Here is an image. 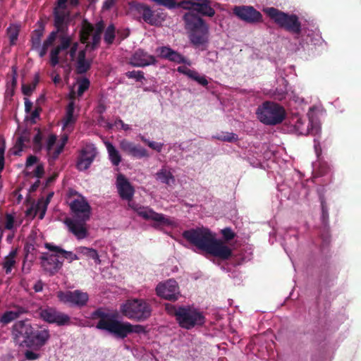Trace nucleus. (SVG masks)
<instances>
[{
  "mask_svg": "<svg viewBox=\"0 0 361 361\" xmlns=\"http://www.w3.org/2000/svg\"><path fill=\"white\" fill-rule=\"evenodd\" d=\"M38 27L34 30L30 36L31 49L39 48L41 44L42 37L44 35L45 26L43 23L38 22Z\"/></svg>",
  "mask_w": 361,
  "mask_h": 361,
  "instance_id": "29",
  "label": "nucleus"
},
{
  "mask_svg": "<svg viewBox=\"0 0 361 361\" xmlns=\"http://www.w3.org/2000/svg\"><path fill=\"white\" fill-rule=\"evenodd\" d=\"M220 233L222 235L224 241L226 243L233 240L236 236L235 233L230 227H226L221 229Z\"/></svg>",
  "mask_w": 361,
  "mask_h": 361,
  "instance_id": "41",
  "label": "nucleus"
},
{
  "mask_svg": "<svg viewBox=\"0 0 361 361\" xmlns=\"http://www.w3.org/2000/svg\"><path fill=\"white\" fill-rule=\"evenodd\" d=\"M115 39V26L113 24L109 25L105 32L104 39L107 44H111Z\"/></svg>",
  "mask_w": 361,
  "mask_h": 361,
  "instance_id": "37",
  "label": "nucleus"
},
{
  "mask_svg": "<svg viewBox=\"0 0 361 361\" xmlns=\"http://www.w3.org/2000/svg\"><path fill=\"white\" fill-rule=\"evenodd\" d=\"M16 86H17V73H16V70H14L11 80L9 82H8V84H7L6 93L9 94L11 96H13Z\"/></svg>",
  "mask_w": 361,
  "mask_h": 361,
  "instance_id": "46",
  "label": "nucleus"
},
{
  "mask_svg": "<svg viewBox=\"0 0 361 361\" xmlns=\"http://www.w3.org/2000/svg\"><path fill=\"white\" fill-rule=\"evenodd\" d=\"M90 85V82L87 78H84L80 80L78 83V88L77 92L78 96L81 97L83 93L88 90Z\"/></svg>",
  "mask_w": 361,
  "mask_h": 361,
  "instance_id": "43",
  "label": "nucleus"
},
{
  "mask_svg": "<svg viewBox=\"0 0 361 361\" xmlns=\"http://www.w3.org/2000/svg\"><path fill=\"white\" fill-rule=\"evenodd\" d=\"M31 141V131L28 129H24L21 131L20 135L18 137L14 148L16 151L13 152L15 155H20V152L25 147L30 146Z\"/></svg>",
  "mask_w": 361,
  "mask_h": 361,
  "instance_id": "25",
  "label": "nucleus"
},
{
  "mask_svg": "<svg viewBox=\"0 0 361 361\" xmlns=\"http://www.w3.org/2000/svg\"><path fill=\"white\" fill-rule=\"evenodd\" d=\"M183 237L196 248H229L216 233L207 227L190 228L183 232Z\"/></svg>",
  "mask_w": 361,
  "mask_h": 361,
  "instance_id": "2",
  "label": "nucleus"
},
{
  "mask_svg": "<svg viewBox=\"0 0 361 361\" xmlns=\"http://www.w3.org/2000/svg\"><path fill=\"white\" fill-rule=\"evenodd\" d=\"M119 147L123 152L136 159L147 158L149 157L145 148L126 139L120 141Z\"/></svg>",
  "mask_w": 361,
  "mask_h": 361,
  "instance_id": "18",
  "label": "nucleus"
},
{
  "mask_svg": "<svg viewBox=\"0 0 361 361\" xmlns=\"http://www.w3.org/2000/svg\"><path fill=\"white\" fill-rule=\"evenodd\" d=\"M121 314L129 319L136 322L147 320L152 314L151 305L143 299H130L121 307Z\"/></svg>",
  "mask_w": 361,
  "mask_h": 361,
  "instance_id": "5",
  "label": "nucleus"
},
{
  "mask_svg": "<svg viewBox=\"0 0 361 361\" xmlns=\"http://www.w3.org/2000/svg\"><path fill=\"white\" fill-rule=\"evenodd\" d=\"M94 30L93 25L87 20L83 21L82 29L80 32V39L81 43H87L91 33Z\"/></svg>",
  "mask_w": 361,
  "mask_h": 361,
  "instance_id": "33",
  "label": "nucleus"
},
{
  "mask_svg": "<svg viewBox=\"0 0 361 361\" xmlns=\"http://www.w3.org/2000/svg\"><path fill=\"white\" fill-rule=\"evenodd\" d=\"M233 13L240 20L249 24H256L263 21L262 13L251 6H235Z\"/></svg>",
  "mask_w": 361,
  "mask_h": 361,
  "instance_id": "12",
  "label": "nucleus"
},
{
  "mask_svg": "<svg viewBox=\"0 0 361 361\" xmlns=\"http://www.w3.org/2000/svg\"><path fill=\"white\" fill-rule=\"evenodd\" d=\"M32 332L27 340H24L25 347L39 349L43 347L50 338L49 331L42 327H35L32 325Z\"/></svg>",
  "mask_w": 361,
  "mask_h": 361,
  "instance_id": "11",
  "label": "nucleus"
},
{
  "mask_svg": "<svg viewBox=\"0 0 361 361\" xmlns=\"http://www.w3.org/2000/svg\"><path fill=\"white\" fill-rule=\"evenodd\" d=\"M195 5V11L203 16L213 17L215 15V10L211 6L210 0H199Z\"/></svg>",
  "mask_w": 361,
  "mask_h": 361,
  "instance_id": "27",
  "label": "nucleus"
},
{
  "mask_svg": "<svg viewBox=\"0 0 361 361\" xmlns=\"http://www.w3.org/2000/svg\"><path fill=\"white\" fill-rule=\"evenodd\" d=\"M87 257L94 259L97 264L100 263L99 256L97 252V250H87Z\"/></svg>",
  "mask_w": 361,
  "mask_h": 361,
  "instance_id": "63",
  "label": "nucleus"
},
{
  "mask_svg": "<svg viewBox=\"0 0 361 361\" xmlns=\"http://www.w3.org/2000/svg\"><path fill=\"white\" fill-rule=\"evenodd\" d=\"M116 313L109 312L102 307H99L91 313L92 320L98 319L96 328L104 330L120 339L126 338L129 334H145V327L142 325H133L128 322H121L117 319Z\"/></svg>",
  "mask_w": 361,
  "mask_h": 361,
  "instance_id": "1",
  "label": "nucleus"
},
{
  "mask_svg": "<svg viewBox=\"0 0 361 361\" xmlns=\"http://www.w3.org/2000/svg\"><path fill=\"white\" fill-rule=\"evenodd\" d=\"M157 51H159V54L161 57L169 59L173 50L167 47H159Z\"/></svg>",
  "mask_w": 361,
  "mask_h": 361,
  "instance_id": "57",
  "label": "nucleus"
},
{
  "mask_svg": "<svg viewBox=\"0 0 361 361\" xmlns=\"http://www.w3.org/2000/svg\"><path fill=\"white\" fill-rule=\"evenodd\" d=\"M190 79L196 81L204 87L208 85V81L206 77L204 75H200L196 71H194V73H192V76L190 77Z\"/></svg>",
  "mask_w": 361,
  "mask_h": 361,
  "instance_id": "51",
  "label": "nucleus"
},
{
  "mask_svg": "<svg viewBox=\"0 0 361 361\" xmlns=\"http://www.w3.org/2000/svg\"><path fill=\"white\" fill-rule=\"evenodd\" d=\"M59 33L65 34L66 32L63 30H58V29L56 28V30H53L49 33L44 41L52 46L56 41Z\"/></svg>",
  "mask_w": 361,
  "mask_h": 361,
  "instance_id": "55",
  "label": "nucleus"
},
{
  "mask_svg": "<svg viewBox=\"0 0 361 361\" xmlns=\"http://www.w3.org/2000/svg\"><path fill=\"white\" fill-rule=\"evenodd\" d=\"M14 224V218L11 214H7L6 216L5 228L11 230Z\"/></svg>",
  "mask_w": 361,
  "mask_h": 361,
  "instance_id": "60",
  "label": "nucleus"
},
{
  "mask_svg": "<svg viewBox=\"0 0 361 361\" xmlns=\"http://www.w3.org/2000/svg\"><path fill=\"white\" fill-rule=\"evenodd\" d=\"M178 314V324L180 327L188 330L196 326H202L205 323L203 313L192 306H181Z\"/></svg>",
  "mask_w": 361,
  "mask_h": 361,
  "instance_id": "7",
  "label": "nucleus"
},
{
  "mask_svg": "<svg viewBox=\"0 0 361 361\" xmlns=\"http://www.w3.org/2000/svg\"><path fill=\"white\" fill-rule=\"evenodd\" d=\"M8 37L11 45H14L18 39L20 28L16 25H11L6 30Z\"/></svg>",
  "mask_w": 361,
  "mask_h": 361,
  "instance_id": "35",
  "label": "nucleus"
},
{
  "mask_svg": "<svg viewBox=\"0 0 361 361\" xmlns=\"http://www.w3.org/2000/svg\"><path fill=\"white\" fill-rule=\"evenodd\" d=\"M54 25L58 30H63L66 32L69 21V13L66 9L54 8Z\"/></svg>",
  "mask_w": 361,
  "mask_h": 361,
  "instance_id": "23",
  "label": "nucleus"
},
{
  "mask_svg": "<svg viewBox=\"0 0 361 361\" xmlns=\"http://www.w3.org/2000/svg\"><path fill=\"white\" fill-rule=\"evenodd\" d=\"M137 212L140 216L145 219H151L164 224H168V219H166L164 214H158L148 207H139Z\"/></svg>",
  "mask_w": 361,
  "mask_h": 361,
  "instance_id": "26",
  "label": "nucleus"
},
{
  "mask_svg": "<svg viewBox=\"0 0 361 361\" xmlns=\"http://www.w3.org/2000/svg\"><path fill=\"white\" fill-rule=\"evenodd\" d=\"M97 154V149L93 145H87L80 152L76 163L79 171H85L90 168Z\"/></svg>",
  "mask_w": 361,
  "mask_h": 361,
  "instance_id": "16",
  "label": "nucleus"
},
{
  "mask_svg": "<svg viewBox=\"0 0 361 361\" xmlns=\"http://www.w3.org/2000/svg\"><path fill=\"white\" fill-rule=\"evenodd\" d=\"M156 179L161 183L170 185L175 183V177L170 171L162 168L155 174Z\"/></svg>",
  "mask_w": 361,
  "mask_h": 361,
  "instance_id": "30",
  "label": "nucleus"
},
{
  "mask_svg": "<svg viewBox=\"0 0 361 361\" xmlns=\"http://www.w3.org/2000/svg\"><path fill=\"white\" fill-rule=\"evenodd\" d=\"M61 52L56 47L51 49L49 54V63L51 67H55L59 63V54Z\"/></svg>",
  "mask_w": 361,
  "mask_h": 361,
  "instance_id": "38",
  "label": "nucleus"
},
{
  "mask_svg": "<svg viewBox=\"0 0 361 361\" xmlns=\"http://www.w3.org/2000/svg\"><path fill=\"white\" fill-rule=\"evenodd\" d=\"M56 141V136L55 135H51L49 136L47 142V150L48 152L52 149L53 146L54 145Z\"/></svg>",
  "mask_w": 361,
  "mask_h": 361,
  "instance_id": "62",
  "label": "nucleus"
},
{
  "mask_svg": "<svg viewBox=\"0 0 361 361\" xmlns=\"http://www.w3.org/2000/svg\"><path fill=\"white\" fill-rule=\"evenodd\" d=\"M32 324L29 319L16 322L11 328V336L13 342L19 346L25 347L24 340H27L32 332Z\"/></svg>",
  "mask_w": 361,
  "mask_h": 361,
  "instance_id": "13",
  "label": "nucleus"
},
{
  "mask_svg": "<svg viewBox=\"0 0 361 361\" xmlns=\"http://www.w3.org/2000/svg\"><path fill=\"white\" fill-rule=\"evenodd\" d=\"M49 251H58L59 254L61 256V259L63 262L66 258L69 260V262L76 259V255L72 252L66 251V250H49Z\"/></svg>",
  "mask_w": 361,
  "mask_h": 361,
  "instance_id": "48",
  "label": "nucleus"
},
{
  "mask_svg": "<svg viewBox=\"0 0 361 361\" xmlns=\"http://www.w3.org/2000/svg\"><path fill=\"white\" fill-rule=\"evenodd\" d=\"M140 140L142 142H144L151 149L157 151V152H161L162 148L164 147V143L150 141L149 140L147 139L145 136H140Z\"/></svg>",
  "mask_w": 361,
  "mask_h": 361,
  "instance_id": "39",
  "label": "nucleus"
},
{
  "mask_svg": "<svg viewBox=\"0 0 361 361\" xmlns=\"http://www.w3.org/2000/svg\"><path fill=\"white\" fill-rule=\"evenodd\" d=\"M40 318L49 324H55L57 326H65L71 324V317L53 307H40L39 309Z\"/></svg>",
  "mask_w": 361,
  "mask_h": 361,
  "instance_id": "10",
  "label": "nucleus"
},
{
  "mask_svg": "<svg viewBox=\"0 0 361 361\" xmlns=\"http://www.w3.org/2000/svg\"><path fill=\"white\" fill-rule=\"evenodd\" d=\"M256 115L263 124L276 126L284 121L286 112L281 104L272 101H265L257 107Z\"/></svg>",
  "mask_w": 361,
  "mask_h": 361,
  "instance_id": "3",
  "label": "nucleus"
},
{
  "mask_svg": "<svg viewBox=\"0 0 361 361\" xmlns=\"http://www.w3.org/2000/svg\"><path fill=\"white\" fill-rule=\"evenodd\" d=\"M109 158L114 166H118L121 162V156L116 148L109 142L105 143Z\"/></svg>",
  "mask_w": 361,
  "mask_h": 361,
  "instance_id": "31",
  "label": "nucleus"
},
{
  "mask_svg": "<svg viewBox=\"0 0 361 361\" xmlns=\"http://www.w3.org/2000/svg\"><path fill=\"white\" fill-rule=\"evenodd\" d=\"M156 59L142 49H137L129 59V64L133 67H145L155 64Z\"/></svg>",
  "mask_w": 361,
  "mask_h": 361,
  "instance_id": "19",
  "label": "nucleus"
},
{
  "mask_svg": "<svg viewBox=\"0 0 361 361\" xmlns=\"http://www.w3.org/2000/svg\"><path fill=\"white\" fill-rule=\"evenodd\" d=\"M197 4L196 1H182L180 2L176 1V8H182L183 9L191 10L195 11V5Z\"/></svg>",
  "mask_w": 361,
  "mask_h": 361,
  "instance_id": "47",
  "label": "nucleus"
},
{
  "mask_svg": "<svg viewBox=\"0 0 361 361\" xmlns=\"http://www.w3.org/2000/svg\"><path fill=\"white\" fill-rule=\"evenodd\" d=\"M24 355L25 359L27 360H35L39 357V354L29 350H27L25 352Z\"/></svg>",
  "mask_w": 361,
  "mask_h": 361,
  "instance_id": "61",
  "label": "nucleus"
},
{
  "mask_svg": "<svg viewBox=\"0 0 361 361\" xmlns=\"http://www.w3.org/2000/svg\"><path fill=\"white\" fill-rule=\"evenodd\" d=\"M130 7L132 11L136 12L139 15V18L145 23L152 25L159 26L161 22L164 20V18L161 16V13L156 12L152 8L144 3L131 2Z\"/></svg>",
  "mask_w": 361,
  "mask_h": 361,
  "instance_id": "8",
  "label": "nucleus"
},
{
  "mask_svg": "<svg viewBox=\"0 0 361 361\" xmlns=\"http://www.w3.org/2000/svg\"><path fill=\"white\" fill-rule=\"evenodd\" d=\"M322 215L321 220L324 226L329 224V211L326 201L324 198L321 199Z\"/></svg>",
  "mask_w": 361,
  "mask_h": 361,
  "instance_id": "40",
  "label": "nucleus"
},
{
  "mask_svg": "<svg viewBox=\"0 0 361 361\" xmlns=\"http://www.w3.org/2000/svg\"><path fill=\"white\" fill-rule=\"evenodd\" d=\"M101 40V35H99V32H94L92 35V42L91 44H87V47H91L92 50L95 49L99 44Z\"/></svg>",
  "mask_w": 361,
  "mask_h": 361,
  "instance_id": "56",
  "label": "nucleus"
},
{
  "mask_svg": "<svg viewBox=\"0 0 361 361\" xmlns=\"http://www.w3.org/2000/svg\"><path fill=\"white\" fill-rule=\"evenodd\" d=\"M27 310L20 305H15L14 310L6 311L0 317V323L8 324L18 319L22 314L27 313Z\"/></svg>",
  "mask_w": 361,
  "mask_h": 361,
  "instance_id": "24",
  "label": "nucleus"
},
{
  "mask_svg": "<svg viewBox=\"0 0 361 361\" xmlns=\"http://www.w3.org/2000/svg\"><path fill=\"white\" fill-rule=\"evenodd\" d=\"M263 11L278 25L286 31L299 35L301 32V23L295 14L284 13L274 7H267Z\"/></svg>",
  "mask_w": 361,
  "mask_h": 361,
  "instance_id": "6",
  "label": "nucleus"
},
{
  "mask_svg": "<svg viewBox=\"0 0 361 361\" xmlns=\"http://www.w3.org/2000/svg\"><path fill=\"white\" fill-rule=\"evenodd\" d=\"M118 192L123 200L130 201L134 195V188L124 175L119 173L116 178Z\"/></svg>",
  "mask_w": 361,
  "mask_h": 361,
  "instance_id": "21",
  "label": "nucleus"
},
{
  "mask_svg": "<svg viewBox=\"0 0 361 361\" xmlns=\"http://www.w3.org/2000/svg\"><path fill=\"white\" fill-rule=\"evenodd\" d=\"M126 75L128 78L135 79L136 81H141L142 79H144V73L141 71H128L126 73Z\"/></svg>",
  "mask_w": 361,
  "mask_h": 361,
  "instance_id": "54",
  "label": "nucleus"
},
{
  "mask_svg": "<svg viewBox=\"0 0 361 361\" xmlns=\"http://www.w3.org/2000/svg\"><path fill=\"white\" fill-rule=\"evenodd\" d=\"M195 70H191L188 68L187 66H178L177 68V71L187 75L189 78L192 76V73H194Z\"/></svg>",
  "mask_w": 361,
  "mask_h": 361,
  "instance_id": "58",
  "label": "nucleus"
},
{
  "mask_svg": "<svg viewBox=\"0 0 361 361\" xmlns=\"http://www.w3.org/2000/svg\"><path fill=\"white\" fill-rule=\"evenodd\" d=\"M199 253L214 263L228 259L232 255L233 250H198Z\"/></svg>",
  "mask_w": 361,
  "mask_h": 361,
  "instance_id": "22",
  "label": "nucleus"
},
{
  "mask_svg": "<svg viewBox=\"0 0 361 361\" xmlns=\"http://www.w3.org/2000/svg\"><path fill=\"white\" fill-rule=\"evenodd\" d=\"M185 27L190 30V39L196 47L204 44L207 41L209 27L204 20L192 12L183 16Z\"/></svg>",
  "mask_w": 361,
  "mask_h": 361,
  "instance_id": "4",
  "label": "nucleus"
},
{
  "mask_svg": "<svg viewBox=\"0 0 361 361\" xmlns=\"http://www.w3.org/2000/svg\"><path fill=\"white\" fill-rule=\"evenodd\" d=\"M75 104L73 102H69L66 107V116L63 118V128H67L69 126L73 125L76 121V118L74 116Z\"/></svg>",
  "mask_w": 361,
  "mask_h": 361,
  "instance_id": "32",
  "label": "nucleus"
},
{
  "mask_svg": "<svg viewBox=\"0 0 361 361\" xmlns=\"http://www.w3.org/2000/svg\"><path fill=\"white\" fill-rule=\"evenodd\" d=\"M83 219H66L65 224L68 227L69 231L73 233L78 239H82L87 235L86 222Z\"/></svg>",
  "mask_w": 361,
  "mask_h": 361,
  "instance_id": "20",
  "label": "nucleus"
},
{
  "mask_svg": "<svg viewBox=\"0 0 361 361\" xmlns=\"http://www.w3.org/2000/svg\"><path fill=\"white\" fill-rule=\"evenodd\" d=\"M59 39L60 44L56 47L61 51L68 49L72 44V39L70 36L61 35Z\"/></svg>",
  "mask_w": 361,
  "mask_h": 361,
  "instance_id": "36",
  "label": "nucleus"
},
{
  "mask_svg": "<svg viewBox=\"0 0 361 361\" xmlns=\"http://www.w3.org/2000/svg\"><path fill=\"white\" fill-rule=\"evenodd\" d=\"M37 131V134L34 136L32 142L34 145V148L35 151H39L42 148V135L39 128H35Z\"/></svg>",
  "mask_w": 361,
  "mask_h": 361,
  "instance_id": "45",
  "label": "nucleus"
},
{
  "mask_svg": "<svg viewBox=\"0 0 361 361\" xmlns=\"http://www.w3.org/2000/svg\"><path fill=\"white\" fill-rule=\"evenodd\" d=\"M91 68V61L86 60V51L81 50L78 53L76 71L78 74L87 72Z\"/></svg>",
  "mask_w": 361,
  "mask_h": 361,
  "instance_id": "28",
  "label": "nucleus"
},
{
  "mask_svg": "<svg viewBox=\"0 0 361 361\" xmlns=\"http://www.w3.org/2000/svg\"><path fill=\"white\" fill-rule=\"evenodd\" d=\"M63 145L58 146L55 149L51 150L50 152H48L49 154V163L54 162L56 159H58L60 154L63 152Z\"/></svg>",
  "mask_w": 361,
  "mask_h": 361,
  "instance_id": "52",
  "label": "nucleus"
},
{
  "mask_svg": "<svg viewBox=\"0 0 361 361\" xmlns=\"http://www.w3.org/2000/svg\"><path fill=\"white\" fill-rule=\"evenodd\" d=\"M309 124L310 122H308L307 127L305 128V121L299 118L297 119V121L295 124V130L300 134V135H306L309 132Z\"/></svg>",
  "mask_w": 361,
  "mask_h": 361,
  "instance_id": "42",
  "label": "nucleus"
},
{
  "mask_svg": "<svg viewBox=\"0 0 361 361\" xmlns=\"http://www.w3.org/2000/svg\"><path fill=\"white\" fill-rule=\"evenodd\" d=\"M164 307H165L166 312L169 314L174 316L176 317V320L177 321L178 318V314L180 311V307L181 306L176 307L174 305H172V304H170V303H166L164 305Z\"/></svg>",
  "mask_w": 361,
  "mask_h": 361,
  "instance_id": "44",
  "label": "nucleus"
},
{
  "mask_svg": "<svg viewBox=\"0 0 361 361\" xmlns=\"http://www.w3.org/2000/svg\"><path fill=\"white\" fill-rule=\"evenodd\" d=\"M152 2L155 3L159 6H162L166 7L168 9H174L176 8V1L175 0H151Z\"/></svg>",
  "mask_w": 361,
  "mask_h": 361,
  "instance_id": "49",
  "label": "nucleus"
},
{
  "mask_svg": "<svg viewBox=\"0 0 361 361\" xmlns=\"http://www.w3.org/2000/svg\"><path fill=\"white\" fill-rule=\"evenodd\" d=\"M78 47V42L73 43L70 47V49H69L68 54H69V56L72 60H73L76 56Z\"/></svg>",
  "mask_w": 361,
  "mask_h": 361,
  "instance_id": "64",
  "label": "nucleus"
},
{
  "mask_svg": "<svg viewBox=\"0 0 361 361\" xmlns=\"http://www.w3.org/2000/svg\"><path fill=\"white\" fill-rule=\"evenodd\" d=\"M157 295L170 300L176 301L178 298V286L174 280H169L164 283L159 284L156 288Z\"/></svg>",
  "mask_w": 361,
  "mask_h": 361,
  "instance_id": "17",
  "label": "nucleus"
},
{
  "mask_svg": "<svg viewBox=\"0 0 361 361\" xmlns=\"http://www.w3.org/2000/svg\"><path fill=\"white\" fill-rule=\"evenodd\" d=\"M58 251H49L42 254L41 264L44 269L50 274H54L61 267L63 262Z\"/></svg>",
  "mask_w": 361,
  "mask_h": 361,
  "instance_id": "15",
  "label": "nucleus"
},
{
  "mask_svg": "<svg viewBox=\"0 0 361 361\" xmlns=\"http://www.w3.org/2000/svg\"><path fill=\"white\" fill-rule=\"evenodd\" d=\"M169 60L171 61L176 62L177 63H186V59H185V57L173 50Z\"/></svg>",
  "mask_w": 361,
  "mask_h": 361,
  "instance_id": "53",
  "label": "nucleus"
},
{
  "mask_svg": "<svg viewBox=\"0 0 361 361\" xmlns=\"http://www.w3.org/2000/svg\"><path fill=\"white\" fill-rule=\"evenodd\" d=\"M17 250H12L9 255L4 259L3 267L7 274L11 272L13 267L16 264L15 258L17 255Z\"/></svg>",
  "mask_w": 361,
  "mask_h": 361,
  "instance_id": "34",
  "label": "nucleus"
},
{
  "mask_svg": "<svg viewBox=\"0 0 361 361\" xmlns=\"http://www.w3.org/2000/svg\"><path fill=\"white\" fill-rule=\"evenodd\" d=\"M34 176L37 178H42L44 174V168L42 164H37L36 169L34 171Z\"/></svg>",
  "mask_w": 361,
  "mask_h": 361,
  "instance_id": "59",
  "label": "nucleus"
},
{
  "mask_svg": "<svg viewBox=\"0 0 361 361\" xmlns=\"http://www.w3.org/2000/svg\"><path fill=\"white\" fill-rule=\"evenodd\" d=\"M56 297L61 302L77 307L85 306L89 300L88 294L80 290H59L56 293Z\"/></svg>",
  "mask_w": 361,
  "mask_h": 361,
  "instance_id": "9",
  "label": "nucleus"
},
{
  "mask_svg": "<svg viewBox=\"0 0 361 361\" xmlns=\"http://www.w3.org/2000/svg\"><path fill=\"white\" fill-rule=\"evenodd\" d=\"M216 138L221 141L233 142L238 140V135L233 133H226L224 135L217 136Z\"/></svg>",
  "mask_w": 361,
  "mask_h": 361,
  "instance_id": "50",
  "label": "nucleus"
},
{
  "mask_svg": "<svg viewBox=\"0 0 361 361\" xmlns=\"http://www.w3.org/2000/svg\"><path fill=\"white\" fill-rule=\"evenodd\" d=\"M71 212L73 214V219H83V221H88L91 214V207L86 199L78 195L69 203Z\"/></svg>",
  "mask_w": 361,
  "mask_h": 361,
  "instance_id": "14",
  "label": "nucleus"
}]
</instances>
